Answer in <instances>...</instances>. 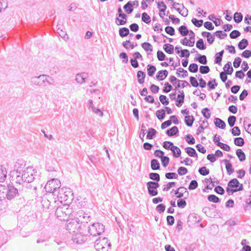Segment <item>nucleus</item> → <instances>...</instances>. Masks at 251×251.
I'll return each instance as SVG.
<instances>
[{"instance_id":"obj_18","label":"nucleus","mask_w":251,"mask_h":251,"mask_svg":"<svg viewBox=\"0 0 251 251\" xmlns=\"http://www.w3.org/2000/svg\"><path fill=\"white\" fill-rule=\"evenodd\" d=\"M240 184H240L239 181L236 178H233L228 182L227 186L228 187L231 188L238 189L237 187H239Z\"/></svg>"},{"instance_id":"obj_21","label":"nucleus","mask_w":251,"mask_h":251,"mask_svg":"<svg viewBox=\"0 0 251 251\" xmlns=\"http://www.w3.org/2000/svg\"><path fill=\"white\" fill-rule=\"evenodd\" d=\"M214 124L217 127L221 129H224L226 127V123L225 122L218 118H216L214 119Z\"/></svg>"},{"instance_id":"obj_36","label":"nucleus","mask_w":251,"mask_h":251,"mask_svg":"<svg viewBox=\"0 0 251 251\" xmlns=\"http://www.w3.org/2000/svg\"><path fill=\"white\" fill-rule=\"evenodd\" d=\"M149 178L155 181L156 182H158L160 181V176L157 173H151L149 174Z\"/></svg>"},{"instance_id":"obj_63","label":"nucleus","mask_w":251,"mask_h":251,"mask_svg":"<svg viewBox=\"0 0 251 251\" xmlns=\"http://www.w3.org/2000/svg\"><path fill=\"white\" fill-rule=\"evenodd\" d=\"M159 100L162 104L164 105H168L169 104V100L167 97L165 95H161L159 96Z\"/></svg>"},{"instance_id":"obj_13","label":"nucleus","mask_w":251,"mask_h":251,"mask_svg":"<svg viewBox=\"0 0 251 251\" xmlns=\"http://www.w3.org/2000/svg\"><path fill=\"white\" fill-rule=\"evenodd\" d=\"M175 195L177 198H181L184 196V195H186V199L189 195V192L187 190V189L184 187H180L176 190L175 191Z\"/></svg>"},{"instance_id":"obj_11","label":"nucleus","mask_w":251,"mask_h":251,"mask_svg":"<svg viewBox=\"0 0 251 251\" xmlns=\"http://www.w3.org/2000/svg\"><path fill=\"white\" fill-rule=\"evenodd\" d=\"M72 240L73 242L77 245H80L84 243L87 240V236L83 234L82 232L77 231L73 234Z\"/></svg>"},{"instance_id":"obj_2","label":"nucleus","mask_w":251,"mask_h":251,"mask_svg":"<svg viewBox=\"0 0 251 251\" xmlns=\"http://www.w3.org/2000/svg\"><path fill=\"white\" fill-rule=\"evenodd\" d=\"M71 192L70 190L67 188H61L58 190L56 196L57 200L61 203H64V205H68L73 200L71 197Z\"/></svg>"},{"instance_id":"obj_29","label":"nucleus","mask_w":251,"mask_h":251,"mask_svg":"<svg viewBox=\"0 0 251 251\" xmlns=\"http://www.w3.org/2000/svg\"><path fill=\"white\" fill-rule=\"evenodd\" d=\"M248 41L246 39H243L239 42L238 47L240 50H243L248 46Z\"/></svg>"},{"instance_id":"obj_23","label":"nucleus","mask_w":251,"mask_h":251,"mask_svg":"<svg viewBox=\"0 0 251 251\" xmlns=\"http://www.w3.org/2000/svg\"><path fill=\"white\" fill-rule=\"evenodd\" d=\"M223 162L226 163V168L227 173L230 175L234 172V169L232 168V164L227 159H224Z\"/></svg>"},{"instance_id":"obj_39","label":"nucleus","mask_w":251,"mask_h":251,"mask_svg":"<svg viewBox=\"0 0 251 251\" xmlns=\"http://www.w3.org/2000/svg\"><path fill=\"white\" fill-rule=\"evenodd\" d=\"M233 19L236 23H239L243 20V16L241 13L235 12L234 14Z\"/></svg>"},{"instance_id":"obj_7","label":"nucleus","mask_w":251,"mask_h":251,"mask_svg":"<svg viewBox=\"0 0 251 251\" xmlns=\"http://www.w3.org/2000/svg\"><path fill=\"white\" fill-rule=\"evenodd\" d=\"M66 229L70 233L73 234L81 229L80 223H78L75 218H70L67 221Z\"/></svg>"},{"instance_id":"obj_12","label":"nucleus","mask_w":251,"mask_h":251,"mask_svg":"<svg viewBox=\"0 0 251 251\" xmlns=\"http://www.w3.org/2000/svg\"><path fill=\"white\" fill-rule=\"evenodd\" d=\"M147 187L149 194L151 196H155L158 195L157 188L159 187L158 182L149 181L147 183Z\"/></svg>"},{"instance_id":"obj_49","label":"nucleus","mask_w":251,"mask_h":251,"mask_svg":"<svg viewBox=\"0 0 251 251\" xmlns=\"http://www.w3.org/2000/svg\"><path fill=\"white\" fill-rule=\"evenodd\" d=\"M208 87V90L214 89L218 85V84L216 82V79H213L212 80L208 81L207 83Z\"/></svg>"},{"instance_id":"obj_9","label":"nucleus","mask_w":251,"mask_h":251,"mask_svg":"<svg viewBox=\"0 0 251 251\" xmlns=\"http://www.w3.org/2000/svg\"><path fill=\"white\" fill-rule=\"evenodd\" d=\"M104 226L100 223H94L89 226L88 232L93 236L100 235L104 231Z\"/></svg>"},{"instance_id":"obj_53","label":"nucleus","mask_w":251,"mask_h":251,"mask_svg":"<svg viewBox=\"0 0 251 251\" xmlns=\"http://www.w3.org/2000/svg\"><path fill=\"white\" fill-rule=\"evenodd\" d=\"M199 172L202 176H206L209 174V170L206 167L203 166L199 169Z\"/></svg>"},{"instance_id":"obj_42","label":"nucleus","mask_w":251,"mask_h":251,"mask_svg":"<svg viewBox=\"0 0 251 251\" xmlns=\"http://www.w3.org/2000/svg\"><path fill=\"white\" fill-rule=\"evenodd\" d=\"M230 187H227L226 189V191L228 194V195H232L234 192H237L238 191H241L243 189V185L240 184V187L238 189H232L230 188Z\"/></svg>"},{"instance_id":"obj_3","label":"nucleus","mask_w":251,"mask_h":251,"mask_svg":"<svg viewBox=\"0 0 251 251\" xmlns=\"http://www.w3.org/2000/svg\"><path fill=\"white\" fill-rule=\"evenodd\" d=\"M72 209L67 205L63 206H59L55 211V215L57 218L60 221H67L69 218L73 216Z\"/></svg>"},{"instance_id":"obj_6","label":"nucleus","mask_w":251,"mask_h":251,"mask_svg":"<svg viewBox=\"0 0 251 251\" xmlns=\"http://www.w3.org/2000/svg\"><path fill=\"white\" fill-rule=\"evenodd\" d=\"M95 248L98 251H108L111 249V244L107 238H99L95 242Z\"/></svg>"},{"instance_id":"obj_48","label":"nucleus","mask_w":251,"mask_h":251,"mask_svg":"<svg viewBox=\"0 0 251 251\" xmlns=\"http://www.w3.org/2000/svg\"><path fill=\"white\" fill-rule=\"evenodd\" d=\"M142 20L146 24H149L151 21L150 17L146 12H144L142 15Z\"/></svg>"},{"instance_id":"obj_34","label":"nucleus","mask_w":251,"mask_h":251,"mask_svg":"<svg viewBox=\"0 0 251 251\" xmlns=\"http://www.w3.org/2000/svg\"><path fill=\"white\" fill-rule=\"evenodd\" d=\"M236 155L238 156L239 160L241 162L244 161L246 159L245 154L241 149L237 150Z\"/></svg>"},{"instance_id":"obj_14","label":"nucleus","mask_w":251,"mask_h":251,"mask_svg":"<svg viewBox=\"0 0 251 251\" xmlns=\"http://www.w3.org/2000/svg\"><path fill=\"white\" fill-rule=\"evenodd\" d=\"M25 164L24 160L22 159L18 160V161L15 163V164L14 165L15 169L16 170V175L17 174H21V171H22L23 169L25 167Z\"/></svg>"},{"instance_id":"obj_27","label":"nucleus","mask_w":251,"mask_h":251,"mask_svg":"<svg viewBox=\"0 0 251 251\" xmlns=\"http://www.w3.org/2000/svg\"><path fill=\"white\" fill-rule=\"evenodd\" d=\"M224 52V50H222L219 52L216 53L215 55V63L220 64L222 60L223 55Z\"/></svg>"},{"instance_id":"obj_20","label":"nucleus","mask_w":251,"mask_h":251,"mask_svg":"<svg viewBox=\"0 0 251 251\" xmlns=\"http://www.w3.org/2000/svg\"><path fill=\"white\" fill-rule=\"evenodd\" d=\"M224 73H226L227 75H231L233 72V69L231 66V63L228 62L224 67Z\"/></svg>"},{"instance_id":"obj_40","label":"nucleus","mask_w":251,"mask_h":251,"mask_svg":"<svg viewBox=\"0 0 251 251\" xmlns=\"http://www.w3.org/2000/svg\"><path fill=\"white\" fill-rule=\"evenodd\" d=\"M196 47L201 50H204L206 48L202 39H200L198 40L196 43Z\"/></svg>"},{"instance_id":"obj_28","label":"nucleus","mask_w":251,"mask_h":251,"mask_svg":"<svg viewBox=\"0 0 251 251\" xmlns=\"http://www.w3.org/2000/svg\"><path fill=\"white\" fill-rule=\"evenodd\" d=\"M151 167L152 170H157L160 168V164L158 161L155 159L151 160Z\"/></svg>"},{"instance_id":"obj_1","label":"nucleus","mask_w":251,"mask_h":251,"mask_svg":"<svg viewBox=\"0 0 251 251\" xmlns=\"http://www.w3.org/2000/svg\"><path fill=\"white\" fill-rule=\"evenodd\" d=\"M36 171L33 167H28L23 171L21 175H17L15 178L16 183L21 184L23 182L30 183L35 178Z\"/></svg>"},{"instance_id":"obj_64","label":"nucleus","mask_w":251,"mask_h":251,"mask_svg":"<svg viewBox=\"0 0 251 251\" xmlns=\"http://www.w3.org/2000/svg\"><path fill=\"white\" fill-rule=\"evenodd\" d=\"M177 205L178 207L183 208L186 205V202L184 199H179L177 200Z\"/></svg>"},{"instance_id":"obj_33","label":"nucleus","mask_w":251,"mask_h":251,"mask_svg":"<svg viewBox=\"0 0 251 251\" xmlns=\"http://www.w3.org/2000/svg\"><path fill=\"white\" fill-rule=\"evenodd\" d=\"M156 70V69L154 66L151 64H149L147 66L148 74L149 76H153Z\"/></svg>"},{"instance_id":"obj_56","label":"nucleus","mask_w":251,"mask_h":251,"mask_svg":"<svg viewBox=\"0 0 251 251\" xmlns=\"http://www.w3.org/2000/svg\"><path fill=\"white\" fill-rule=\"evenodd\" d=\"M157 6L160 9V12H163L164 13L167 8L166 5L163 1L157 2Z\"/></svg>"},{"instance_id":"obj_43","label":"nucleus","mask_w":251,"mask_h":251,"mask_svg":"<svg viewBox=\"0 0 251 251\" xmlns=\"http://www.w3.org/2000/svg\"><path fill=\"white\" fill-rule=\"evenodd\" d=\"M234 142L235 145L239 147L243 146L245 144L244 140L242 137L235 138Z\"/></svg>"},{"instance_id":"obj_16","label":"nucleus","mask_w":251,"mask_h":251,"mask_svg":"<svg viewBox=\"0 0 251 251\" xmlns=\"http://www.w3.org/2000/svg\"><path fill=\"white\" fill-rule=\"evenodd\" d=\"M168 72L166 70H161L159 71L156 75V79L159 81H161L165 79L166 77L168 76Z\"/></svg>"},{"instance_id":"obj_59","label":"nucleus","mask_w":251,"mask_h":251,"mask_svg":"<svg viewBox=\"0 0 251 251\" xmlns=\"http://www.w3.org/2000/svg\"><path fill=\"white\" fill-rule=\"evenodd\" d=\"M210 69L208 66H201L200 68V72L202 74H206L209 73Z\"/></svg>"},{"instance_id":"obj_51","label":"nucleus","mask_w":251,"mask_h":251,"mask_svg":"<svg viewBox=\"0 0 251 251\" xmlns=\"http://www.w3.org/2000/svg\"><path fill=\"white\" fill-rule=\"evenodd\" d=\"M201 113L203 115V116L207 119H209L211 116V113L210 112V110L208 108H203L202 111Z\"/></svg>"},{"instance_id":"obj_58","label":"nucleus","mask_w":251,"mask_h":251,"mask_svg":"<svg viewBox=\"0 0 251 251\" xmlns=\"http://www.w3.org/2000/svg\"><path fill=\"white\" fill-rule=\"evenodd\" d=\"M191 21L196 26L198 27L201 26L203 24V21L202 20H199L196 18H193Z\"/></svg>"},{"instance_id":"obj_32","label":"nucleus","mask_w":251,"mask_h":251,"mask_svg":"<svg viewBox=\"0 0 251 251\" xmlns=\"http://www.w3.org/2000/svg\"><path fill=\"white\" fill-rule=\"evenodd\" d=\"M178 31L182 36H185L188 35L190 31H189L187 27L185 25H181L178 28Z\"/></svg>"},{"instance_id":"obj_47","label":"nucleus","mask_w":251,"mask_h":251,"mask_svg":"<svg viewBox=\"0 0 251 251\" xmlns=\"http://www.w3.org/2000/svg\"><path fill=\"white\" fill-rule=\"evenodd\" d=\"M156 115L159 120H162L165 118V111L164 109L158 110L156 111Z\"/></svg>"},{"instance_id":"obj_54","label":"nucleus","mask_w":251,"mask_h":251,"mask_svg":"<svg viewBox=\"0 0 251 251\" xmlns=\"http://www.w3.org/2000/svg\"><path fill=\"white\" fill-rule=\"evenodd\" d=\"M180 73H183V74L181 75L182 77H185L188 76L187 71L182 68H179L177 69V72L176 73V74L177 75V76H179L180 75Z\"/></svg>"},{"instance_id":"obj_46","label":"nucleus","mask_w":251,"mask_h":251,"mask_svg":"<svg viewBox=\"0 0 251 251\" xmlns=\"http://www.w3.org/2000/svg\"><path fill=\"white\" fill-rule=\"evenodd\" d=\"M207 199L209 201L214 203L220 202V199L214 195H209L208 196Z\"/></svg>"},{"instance_id":"obj_50","label":"nucleus","mask_w":251,"mask_h":251,"mask_svg":"<svg viewBox=\"0 0 251 251\" xmlns=\"http://www.w3.org/2000/svg\"><path fill=\"white\" fill-rule=\"evenodd\" d=\"M196 60L198 61L200 63L205 65L207 64L206 57L204 55H200L199 57L196 59Z\"/></svg>"},{"instance_id":"obj_30","label":"nucleus","mask_w":251,"mask_h":251,"mask_svg":"<svg viewBox=\"0 0 251 251\" xmlns=\"http://www.w3.org/2000/svg\"><path fill=\"white\" fill-rule=\"evenodd\" d=\"M178 128L175 126L170 128L169 129H168L166 131V134L169 136H172L176 135L177 133H178Z\"/></svg>"},{"instance_id":"obj_45","label":"nucleus","mask_w":251,"mask_h":251,"mask_svg":"<svg viewBox=\"0 0 251 251\" xmlns=\"http://www.w3.org/2000/svg\"><path fill=\"white\" fill-rule=\"evenodd\" d=\"M185 139L190 145H193L195 143L194 138L191 134H187L185 137Z\"/></svg>"},{"instance_id":"obj_62","label":"nucleus","mask_w":251,"mask_h":251,"mask_svg":"<svg viewBox=\"0 0 251 251\" xmlns=\"http://www.w3.org/2000/svg\"><path fill=\"white\" fill-rule=\"evenodd\" d=\"M241 35L240 32L237 30H234L231 31V32L229 34V36L231 39H235Z\"/></svg>"},{"instance_id":"obj_44","label":"nucleus","mask_w":251,"mask_h":251,"mask_svg":"<svg viewBox=\"0 0 251 251\" xmlns=\"http://www.w3.org/2000/svg\"><path fill=\"white\" fill-rule=\"evenodd\" d=\"M141 46H142V47L146 51H152V47L151 45L149 43L144 42L142 44Z\"/></svg>"},{"instance_id":"obj_38","label":"nucleus","mask_w":251,"mask_h":251,"mask_svg":"<svg viewBox=\"0 0 251 251\" xmlns=\"http://www.w3.org/2000/svg\"><path fill=\"white\" fill-rule=\"evenodd\" d=\"M180 43L184 46H188L189 47H193L195 43V41L190 40V42H188L187 38L185 37L184 39H181L180 40Z\"/></svg>"},{"instance_id":"obj_10","label":"nucleus","mask_w":251,"mask_h":251,"mask_svg":"<svg viewBox=\"0 0 251 251\" xmlns=\"http://www.w3.org/2000/svg\"><path fill=\"white\" fill-rule=\"evenodd\" d=\"M74 218L80 223V225L82 224L88 223L90 221V216L82 210L78 211Z\"/></svg>"},{"instance_id":"obj_8","label":"nucleus","mask_w":251,"mask_h":251,"mask_svg":"<svg viewBox=\"0 0 251 251\" xmlns=\"http://www.w3.org/2000/svg\"><path fill=\"white\" fill-rule=\"evenodd\" d=\"M48 78H50V76L45 75H41L38 76H34L31 78V82L38 86H45L47 85V83L49 85H51L52 83L50 82L48 80Z\"/></svg>"},{"instance_id":"obj_35","label":"nucleus","mask_w":251,"mask_h":251,"mask_svg":"<svg viewBox=\"0 0 251 251\" xmlns=\"http://www.w3.org/2000/svg\"><path fill=\"white\" fill-rule=\"evenodd\" d=\"M156 130L155 129L150 128L147 135V138L149 139H152L156 135Z\"/></svg>"},{"instance_id":"obj_19","label":"nucleus","mask_w":251,"mask_h":251,"mask_svg":"<svg viewBox=\"0 0 251 251\" xmlns=\"http://www.w3.org/2000/svg\"><path fill=\"white\" fill-rule=\"evenodd\" d=\"M7 177L6 168L2 166H0V182H3Z\"/></svg>"},{"instance_id":"obj_15","label":"nucleus","mask_w":251,"mask_h":251,"mask_svg":"<svg viewBox=\"0 0 251 251\" xmlns=\"http://www.w3.org/2000/svg\"><path fill=\"white\" fill-rule=\"evenodd\" d=\"M88 76V74L86 73H82L76 75L75 80L79 84H82L85 82L86 79Z\"/></svg>"},{"instance_id":"obj_41","label":"nucleus","mask_w":251,"mask_h":251,"mask_svg":"<svg viewBox=\"0 0 251 251\" xmlns=\"http://www.w3.org/2000/svg\"><path fill=\"white\" fill-rule=\"evenodd\" d=\"M172 149H173V151H172L173 153V155L175 157H178L180 156L181 154V151L177 147L173 146L172 147Z\"/></svg>"},{"instance_id":"obj_60","label":"nucleus","mask_w":251,"mask_h":251,"mask_svg":"<svg viewBox=\"0 0 251 251\" xmlns=\"http://www.w3.org/2000/svg\"><path fill=\"white\" fill-rule=\"evenodd\" d=\"M178 92L180 93V94L177 95V98L178 99L176 100V101L178 102L179 103H183L184 100V93L183 91H180L179 90Z\"/></svg>"},{"instance_id":"obj_55","label":"nucleus","mask_w":251,"mask_h":251,"mask_svg":"<svg viewBox=\"0 0 251 251\" xmlns=\"http://www.w3.org/2000/svg\"><path fill=\"white\" fill-rule=\"evenodd\" d=\"M174 146V144L172 142L170 141H165L163 143V147L167 149L170 150L171 151H173V149H172V147Z\"/></svg>"},{"instance_id":"obj_37","label":"nucleus","mask_w":251,"mask_h":251,"mask_svg":"<svg viewBox=\"0 0 251 251\" xmlns=\"http://www.w3.org/2000/svg\"><path fill=\"white\" fill-rule=\"evenodd\" d=\"M119 35L121 37H126L129 34V30L127 27H123L119 29Z\"/></svg>"},{"instance_id":"obj_61","label":"nucleus","mask_w":251,"mask_h":251,"mask_svg":"<svg viewBox=\"0 0 251 251\" xmlns=\"http://www.w3.org/2000/svg\"><path fill=\"white\" fill-rule=\"evenodd\" d=\"M198 186V182L195 180H192L188 186V189L189 190H194L196 189Z\"/></svg>"},{"instance_id":"obj_52","label":"nucleus","mask_w":251,"mask_h":251,"mask_svg":"<svg viewBox=\"0 0 251 251\" xmlns=\"http://www.w3.org/2000/svg\"><path fill=\"white\" fill-rule=\"evenodd\" d=\"M189 71L192 73H196L198 71V65L196 63H192L189 66Z\"/></svg>"},{"instance_id":"obj_22","label":"nucleus","mask_w":251,"mask_h":251,"mask_svg":"<svg viewBox=\"0 0 251 251\" xmlns=\"http://www.w3.org/2000/svg\"><path fill=\"white\" fill-rule=\"evenodd\" d=\"M185 152L191 157H196L198 158V154L196 150L192 147H187L185 149Z\"/></svg>"},{"instance_id":"obj_4","label":"nucleus","mask_w":251,"mask_h":251,"mask_svg":"<svg viewBox=\"0 0 251 251\" xmlns=\"http://www.w3.org/2000/svg\"><path fill=\"white\" fill-rule=\"evenodd\" d=\"M61 182L57 178H52L49 180L45 186L46 191L48 193H52L55 196L58 190L60 189Z\"/></svg>"},{"instance_id":"obj_31","label":"nucleus","mask_w":251,"mask_h":251,"mask_svg":"<svg viewBox=\"0 0 251 251\" xmlns=\"http://www.w3.org/2000/svg\"><path fill=\"white\" fill-rule=\"evenodd\" d=\"M133 4L131 1H128L124 6V9L128 14L131 13L133 11Z\"/></svg>"},{"instance_id":"obj_57","label":"nucleus","mask_w":251,"mask_h":251,"mask_svg":"<svg viewBox=\"0 0 251 251\" xmlns=\"http://www.w3.org/2000/svg\"><path fill=\"white\" fill-rule=\"evenodd\" d=\"M236 118L235 116H230L228 118V120H227L229 126L230 127L233 126L234 124H235V123L236 122Z\"/></svg>"},{"instance_id":"obj_25","label":"nucleus","mask_w":251,"mask_h":251,"mask_svg":"<svg viewBox=\"0 0 251 251\" xmlns=\"http://www.w3.org/2000/svg\"><path fill=\"white\" fill-rule=\"evenodd\" d=\"M195 118L193 116L187 115L185 117L184 122L188 126H192Z\"/></svg>"},{"instance_id":"obj_24","label":"nucleus","mask_w":251,"mask_h":251,"mask_svg":"<svg viewBox=\"0 0 251 251\" xmlns=\"http://www.w3.org/2000/svg\"><path fill=\"white\" fill-rule=\"evenodd\" d=\"M137 76L139 83L141 84H143L145 82L146 74L142 71H139L137 72Z\"/></svg>"},{"instance_id":"obj_17","label":"nucleus","mask_w":251,"mask_h":251,"mask_svg":"<svg viewBox=\"0 0 251 251\" xmlns=\"http://www.w3.org/2000/svg\"><path fill=\"white\" fill-rule=\"evenodd\" d=\"M43 207L46 209H49L50 206V201L48 198V196H44L41 201Z\"/></svg>"},{"instance_id":"obj_26","label":"nucleus","mask_w":251,"mask_h":251,"mask_svg":"<svg viewBox=\"0 0 251 251\" xmlns=\"http://www.w3.org/2000/svg\"><path fill=\"white\" fill-rule=\"evenodd\" d=\"M163 49L167 53L172 54L174 52V48L171 44H166L163 46Z\"/></svg>"},{"instance_id":"obj_5","label":"nucleus","mask_w":251,"mask_h":251,"mask_svg":"<svg viewBox=\"0 0 251 251\" xmlns=\"http://www.w3.org/2000/svg\"><path fill=\"white\" fill-rule=\"evenodd\" d=\"M18 194V190L13 186L8 188L1 187L0 189V198H7L8 200L13 199Z\"/></svg>"}]
</instances>
